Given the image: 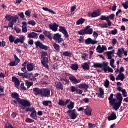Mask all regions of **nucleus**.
Returning a JSON list of instances; mask_svg holds the SVG:
<instances>
[{"label": "nucleus", "instance_id": "f257e3e1", "mask_svg": "<svg viewBox=\"0 0 128 128\" xmlns=\"http://www.w3.org/2000/svg\"><path fill=\"white\" fill-rule=\"evenodd\" d=\"M10 96L12 98L14 99V100H13L14 104H18V102L22 110H24L26 106H30V102L28 100H24L20 98L18 94L14 92L10 94Z\"/></svg>", "mask_w": 128, "mask_h": 128}, {"label": "nucleus", "instance_id": "f03ea898", "mask_svg": "<svg viewBox=\"0 0 128 128\" xmlns=\"http://www.w3.org/2000/svg\"><path fill=\"white\" fill-rule=\"evenodd\" d=\"M108 100H109L110 105L112 106L115 110H118L120 108L122 102L118 101V102H116V99L114 98L113 94H110Z\"/></svg>", "mask_w": 128, "mask_h": 128}, {"label": "nucleus", "instance_id": "7ed1b4c3", "mask_svg": "<svg viewBox=\"0 0 128 128\" xmlns=\"http://www.w3.org/2000/svg\"><path fill=\"white\" fill-rule=\"evenodd\" d=\"M18 76H22V78H28L30 80H33L34 82H35V80H36V78L34 77L32 72L28 74V73H22V72H18Z\"/></svg>", "mask_w": 128, "mask_h": 128}, {"label": "nucleus", "instance_id": "20e7f679", "mask_svg": "<svg viewBox=\"0 0 128 128\" xmlns=\"http://www.w3.org/2000/svg\"><path fill=\"white\" fill-rule=\"evenodd\" d=\"M70 82L73 84H80V82H82V78L78 79L76 76L73 75H70L68 78Z\"/></svg>", "mask_w": 128, "mask_h": 128}, {"label": "nucleus", "instance_id": "39448f33", "mask_svg": "<svg viewBox=\"0 0 128 128\" xmlns=\"http://www.w3.org/2000/svg\"><path fill=\"white\" fill-rule=\"evenodd\" d=\"M50 96V90L48 88H42L41 97L49 98Z\"/></svg>", "mask_w": 128, "mask_h": 128}, {"label": "nucleus", "instance_id": "423d86ee", "mask_svg": "<svg viewBox=\"0 0 128 128\" xmlns=\"http://www.w3.org/2000/svg\"><path fill=\"white\" fill-rule=\"evenodd\" d=\"M53 40H55L58 44H60L64 40V38H62V34L56 33L54 34Z\"/></svg>", "mask_w": 128, "mask_h": 128}, {"label": "nucleus", "instance_id": "0eeeda50", "mask_svg": "<svg viewBox=\"0 0 128 128\" xmlns=\"http://www.w3.org/2000/svg\"><path fill=\"white\" fill-rule=\"evenodd\" d=\"M108 62H103V66H104V72H114V70L112 68L109 66H108Z\"/></svg>", "mask_w": 128, "mask_h": 128}, {"label": "nucleus", "instance_id": "6e6552de", "mask_svg": "<svg viewBox=\"0 0 128 128\" xmlns=\"http://www.w3.org/2000/svg\"><path fill=\"white\" fill-rule=\"evenodd\" d=\"M114 54V50H113L112 51H108L107 52V56H108V60H110V66H112V64H114V59L112 58V54Z\"/></svg>", "mask_w": 128, "mask_h": 128}, {"label": "nucleus", "instance_id": "1a4fd4ad", "mask_svg": "<svg viewBox=\"0 0 128 128\" xmlns=\"http://www.w3.org/2000/svg\"><path fill=\"white\" fill-rule=\"evenodd\" d=\"M34 44L36 46V48H41L42 50H48V46L44 45V44H42V43L40 42V41L34 42Z\"/></svg>", "mask_w": 128, "mask_h": 128}, {"label": "nucleus", "instance_id": "9d476101", "mask_svg": "<svg viewBox=\"0 0 128 128\" xmlns=\"http://www.w3.org/2000/svg\"><path fill=\"white\" fill-rule=\"evenodd\" d=\"M100 16V10H98L92 13H88V16L89 17L91 16L92 18H96V16Z\"/></svg>", "mask_w": 128, "mask_h": 128}, {"label": "nucleus", "instance_id": "9b49d317", "mask_svg": "<svg viewBox=\"0 0 128 128\" xmlns=\"http://www.w3.org/2000/svg\"><path fill=\"white\" fill-rule=\"evenodd\" d=\"M96 50L98 52V54H102L104 52V50H106V46L104 45H98L96 48Z\"/></svg>", "mask_w": 128, "mask_h": 128}, {"label": "nucleus", "instance_id": "f8f14e48", "mask_svg": "<svg viewBox=\"0 0 128 128\" xmlns=\"http://www.w3.org/2000/svg\"><path fill=\"white\" fill-rule=\"evenodd\" d=\"M42 88H33V94H34L35 96H42Z\"/></svg>", "mask_w": 128, "mask_h": 128}, {"label": "nucleus", "instance_id": "ddd939ff", "mask_svg": "<svg viewBox=\"0 0 128 128\" xmlns=\"http://www.w3.org/2000/svg\"><path fill=\"white\" fill-rule=\"evenodd\" d=\"M70 99L66 100L65 102L62 100H59L58 104L61 106H66L68 104H70Z\"/></svg>", "mask_w": 128, "mask_h": 128}, {"label": "nucleus", "instance_id": "4468645a", "mask_svg": "<svg viewBox=\"0 0 128 128\" xmlns=\"http://www.w3.org/2000/svg\"><path fill=\"white\" fill-rule=\"evenodd\" d=\"M48 27L49 28L53 30V32H56V30H58V25L56 23L54 22L53 24H49Z\"/></svg>", "mask_w": 128, "mask_h": 128}, {"label": "nucleus", "instance_id": "2eb2a0df", "mask_svg": "<svg viewBox=\"0 0 128 128\" xmlns=\"http://www.w3.org/2000/svg\"><path fill=\"white\" fill-rule=\"evenodd\" d=\"M70 90L72 92H76V94H82V90L78 89V88L74 86H71Z\"/></svg>", "mask_w": 128, "mask_h": 128}, {"label": "nucleus", "instance_id": "dca6fc26", "mask_svg": "<svg viewBox=\"0 0 128 128\" xmlns=\"http://www.w3.org/2000/svg\"><path fill=\"white\" fill-rule=\"evenodd\" d=\"M12 82H14L15 88H20V80H18V78H16V77L14 76H12Z\"/></svg>", "mask_w": 128, "mask_h": 128}, {"label": "nucleus", "instance_id": "f3484780", "mask_svg": "<svg viewBox=\"0 0 128 128\" xmlns=\"http://www.w3.org/2000/svg\"><path fill=\"white\" fill-rule=\"evenodd\" d=\"M98 43V41L96 40H92V39L90 38H88L85 40L86 44H96Z\"/></svg>", "mask_w": 128, "mask_h": 128}, {"label": "nucleus", "instance_id": "a211bd4d", "mask_svg": "<svg viewBox=\"0 0 128 128\" xmlns=\"http://www.w3.org/2000/svg\"><path fill=\"white\" fill-rule=\"evenodd\" d=\"M15 18L16 20H18V16H12L10 14L6 15L5 16V18L7 22H10V20H14V18Z\"/></svg>", "mask_w": 128, "mask_h": 128}, {"label": "nucleus", "instance_id": "6ab92c4d", "mask_svg": "<svg viewBox=\"0 0 128 128\" xmlns=\"http://www.w3.org/2000/svg\"><path fill=\"white\" fill-rule=\"evenodd\" d=\"M22 32L26 33L28 32V24L26 22H22Z\"/></svg>", "mask_w": 128, "mask_h": 128}, {"label": "nucleus", "instance_id": "aec40b11", "mask_svg": "<svg viewBox=\"0 0 128 128\" xmlns=\"http://www.w3.org/2000/svg\"><path fill=\"white\" fill-rule=\"evenodd\" d=\"M86 34H92V28H90V26H88L85 28Z\"/></svg>", "mask_w": 128, "mask_h": 128}, {"label": "nucleus", "instance_id": "412c9836", "mask_svg": "<svg viewBox=\"0 0 128 128\" xmlns=\"http://www.w3.org/2000/svg\"><path fill=\"white\" fill-rule=\"evenodd\" d=\"M100 20H106V22H108L109 26H112V22H110V20H108V16H102Z\"/></svg>", "mask_w": 128, "mask_h": 128}, {"label": "nucleus", "instance_id": "4be33fe9", "mask_svg": "<svg viewBox=\"0 0 128 128\" xmlns=\"http://www.w3.org/2000/svg\"><path fill=\"white\" fill-rule=\"evenodd\" d=\"M55 86L57 90H64V85L60 82H55Z\"/></svg>", "mask_w": 128, "mask_h": 128}, {"label": "nucleus", "instance_id": "5701e85b", "mask_svg": "<svg viewBox=\"0 0 128 128\" xmlns=\"http://www.w3.org/2000/svg\"><path fill=\"white\" fill-rule=\"evenodd\" d=\"M78 87L79 88H80L81 90H86L88 88V84L86 83L80 84L78 86Z\"/></svg>", "mask_w": 128, "mask_h": 128}, {"label": "nucleus", "instance_id": "b1692460", "mask_svg": "<svg viewBox=\"0 0 128 128\" xmlns=\"http://www.w3.org/2000/svg\"><path fill=\"white\" fill-rule=\"evenodd\" d=\"M85 114L86 116H92V108L88 106H86V108H85Z\"/></svg>", "mask_w": 128, "mask_h": 128}, {"label": "nucleus", "instance_id": "393cba45", "mask_svg": "<svg viewBox=\"0 0 128 128\" xmlns=\"http://www.w3.org/2000/svg\"><path fill=\"white\" fill-rule=\"evenodd\" d=\"M108 120H116V115L114 112H112V114H110V116H108Z\"/></svg>", "mask_w": 128, "mask_h": 128}, {"label": "nucleus", "instance_id": "a878e982", "mask_svg": "<svg viewBox=\"0 0 128 128\" xmlns=\"http://www.w3.org/2000/svg\"><path fill=\"white\" fill-rule=\"evenodd\" d=\"M124 73L119 74L117 77L116 78V80H124Z\"/></svg>", "mask_w": 128, "mask_h": 128}, {"label": "nucleus", "instance_id": "bb28decb", "mask_svg": "<svg viewBox=\"0 0 128 128\" xmlns=\"http://www.w3.org/2000/svg\"><path fill=\"white\" fill-rule=\"evenodd\" d=\"M42 104L44 106H48L52 108V101L50 100H44L42 102Z\"/></svg>", "mask_w": 128, "mask_h": 128}, {"label": "nucleus", "instance_id": "cd10ccee", "mask_svg": "<svg viewBox=\"0 0 128 128\" xmlns=\"http://www.w3.org/2000/svg\"><path fill=\"white\" fill-rule=\"evenodd\" d=\"M18 21V20H16V18H13V20H12L11 21L9 22L8 24V26L9 28H12L14 26V24L16 22Z\"/></svg>", "mask_w": 128, "mask_h": 128}, {"label": "nucleus", "instance_id": "c85d7f7f", "mask_svg": "<svg viewBox=\"0 0 128 128\" xmlns=\"http://www.w3.org/2000/svg\"><path fill=\"white\" fill-rule=\"evenodd\" d=\"M70 104H68L67 106V108L68 110H72L74 108V102H72L70 100L69 102Z\"/></svg>", "mask_w": 128, "mask_h": 128}, {"label": "nucleus", "instance_id": "c756f323", "mask_svg": "<svg viewBox=\"0 0 128 128\" xmlns=\"http://www.w3.org/2000/svg\"><path fill=\"white\" fill-rule=\"evenodd\" d=\"M27 70L28 72L34 70V64L30 63L27 64Z\"/></svg>", "mask_w": 128, "mask_h": 128}, {"label": "nucleus", "instance_id": "7c9ffc66", "mask_svg": "<svg viewBox=\"0 0 128 128\" xmlns=\"http://www.w3.org/2000/svg\"><path fill=\"white\" fill-rule=\"evenodd\" d=\"M30 106H30H26V107H25L24 110H26V112H36V109L34 108H30L28 107Z\"/></svg>", "mask_w": 128, "mask_h": 128}, {"label": "nucleus", "instance_id": "2f4dec72", "mask_svg": "<svg viewBox=\"0 0 128 128\" xmlns=\"http://www.w3.org/2000/svg\"><path fill=\"white\" fill-rule=\"evenodd\" d=\"M52 46L56 52H60V45L56 43H52Z\"/></svg>", "mask_w": 128, "mask_h": 128}, {"label": "nucleus", "instance_id": "473e14b6", "mask_svg": "<svg viewBox=\"0 0 128 128\" xmlns=\"http://www.w3.org/2000/svg\"><path fill=\"white\" fill-rule=\"evenodd\" d=\"M30 116L33 118V120H36V118H38V116H36V111L32 112L30 114Z\"/></svg>", "mask_w": 128, "mask_h": 128}, {"label": "nucleus", "instance_id": "72a5a7b5", "mask_svg": "<svg viewBox=\"0 0 128 128\" xmlns=\"http://www.w3.org/2000/svg\"><path fill=\"white\" fill-rule=\"evenodd\" d=\"M28 38H38V34L34 32H30L28 35Z\"/></svg>", "mask_w": 128, "mask_h": 128}, {"label": "nucleus", "instance_id": "f704fd0d", "mask_svg": "<svg viewBox=\"0 0 128 128\" xmlns=\"http://www.w3.org/2000/svg\"><path fill=\"white\" fill-rule=\"evenodd\" d=\"M82 68L83 70H90V65H88V64L86 62H85L82 64Z\"/></svg>", "mask_w": 128, "mask_h": 128}, {"label": "nucleus", "instance_id": "c9c22d12", "mask_svg": "<svg viewBox=\"0 0 128 128\" xmlns=\"http://www.w3.org/2000/svg\"><path fill=\"white\" fill-rule=\"evenodd\" d=\"M94 68H103L104 70V62L102 63H94Z\"/></svg>", "mask_w": 128, "mask_h": 128}, {"label": "nucleus", "instance_id": "e433bc0d", "mask_svg": "<svg viewBox=\"0 0 128 128\" xmlns=\"http://www.w3.org/2000/svg\"><path fill=\"white\" fill-rule=\"evenodd\" d=\"M43 34L46 36H48V38H52V34L50 32L44 30L43 32Z\"/></svg>", "mask_w": 128, "mask_h": 128}, {"label": "nucleus", "instance_id": "4c0bfd02", "mask_svg": "<svg viewBox=\"0 0 128 128\" xmlns=\"http://www.w3.org/2000/svg\"><path fill=\"white\" fill-rule=\"evenodd\" d=\"M69 114V116L70 117L72 120H76V118L78 117V115L74 112H70Z\"/></svg>", "mask_w": 128, "mask_h": 128}, {"label": "nucleus", "instance_id": "58836bf2", "mask_svg": "<svg viewBox=\"0 0 128 128\" xmlns=\"http://www.w3.org/2000/svg\"><path fill=\"white\" fill-rule=\"evenodd\" d=\"M42 8L44 10H45L46 12H51V14H56V12L53 11L52 10L50 9H48V8L43 7Z\"/></svg>", "mask_w": 128, "mask_h": 128}, {"label": "nucleus", "instance_id": "ea45409f", "mask_svg": "<svg viewBox=\"0 0 128 128\" xmlns=\"http://www.w3.org/2000/svg\"><path fill=\"white\" fill-rule=\"evenodd\" d=\"M70 68L72 70H78V64H72L70 66Z\"/></svg>", "mask_w": 128, "mask_h": 128}, {"label": "nucleus", "instance_id": "a19ab883", "mask_svg": "<svg viewBox=\"0 0 128 128\" xmlns=\"http://www.w3.org/2000/svg\"><path fill=\"white\" fill-rule=\"evenodd\" d=\"M116 98L117 100H118V102H122V94L118 93L116 94Z\"/></svg>", "mask_w": 128, "mask_h": 128}, {"label": "nucleus", "instance_id": "79ce46f5", "mask_svg": "<svg viewBox=\"0 0 128 128\" xmlns=\"http://www.w3.org/2000/svg\"><path fill=\"white\" fill-rule=\"evenodd\" d=\"M86 21V19H84L82 18H80V19L78 20L76 22V24H82L84 22Z\"/></svg>", "mask_w": 128, "mask_h": 128}, {"label": "nucleus", "instance_id": "37998d69", "mask_svg": "<svg viewBox=\"0 0 128 128\" xmlns=\"http://www.w3.org/2000/svg\"><path fill=\"white\" fill-rule=\"evenodd\" d=\"M18 40H19V42H20V44H24V40H26V38H24V36L22 35L18 38Z\"/></svg>", "mask_w": 128, "mask_h": 128}, {"label": "nucleus", "instance_id": "c03bdc74", "mask_svg": "<svg viewBox=\"0 0 128 128\" xmlns=\"http://www.w3.org/2000/svg\"><path fill=\"white\" fill-rule=\"evenodd\" d=\"M72 52H68V51H66L65 52H63V56H69L70 57L72 56Z\"/></svg>", "mask_w": 128, "mask_h": 128}, {"label": "nucleus", "instance_id": "a18cd8bd", "mask_svg": "<svg viewBox=\"0 0 128 128\" xmlns=\"http://www.w3.org/2000/svg\"><path fill=\"white\" fill-rule=\"evenodd\" d=\"M98 26H100V28H106L108 26H110V25H108V24H106V23L102 24H98Z\"/></svg>", "mask_w": 128, "mask_h": 128}, {"label": "nucleus", "instance_id": "49530a36", "mask_svg": "<svg viewBox=\"0 0 128 128\" xmlns=\"http://www.w3.org/2000/svg\"><path fill=\"white\" fill-rule=\"evenodd\" d=\"M8 38L10 42H14V40H16V37L13 36L12 35H10Z\"/></svg>", "mask_w": 128, "mask_h": 128}, {"label": "nucleus", "instance_id": "de8ad7c7", "mask_svg": "<svg viewBox=\"0 0 128 128\" xmlns=\"http://www.w3.org/2000/svg\"><path fill=\"white\" fill-rule=\"evenodd\" d=\"M47 62L46 61H44L43 60H41V63L42 64V66L46 68H48V65Z\"/></svg>", "mask_w": 128, "mask_h": 128}, {"label": "nucleus", "instance_id": "09e8293b", "mask_svg": "<svg viewBox=\"0 0 128 128\" xmlns=\"http://www.w3.org/2000/svg\"><path fill=\"white\" fill-rule=\"evenodd\" d=\"M99 92L100 94V98H102V96H104V89H102V88H100Z\"/></svg>", "mask_w": 128, "mask_h": 128}, {"label": "nucleus", "instance_id": "8fccbe9b", "mask_svg": "<svg viewBox=\"0 0 128 128\" xmlns=\"http://www.w3.org/2000/svg\"><path fill=\"white\" fill-rule=\"evenodd\" d=\"M78 34H80L82 36H84V34H86V30L85 29H82L78 32Z\"/></svg>", "mask_w": 128, "mask_h": 128}, {"label": "nucleus", "instance_id": "3c124183", "mask_svg": "<svg viewBox=\"0 0 128 128\" xmlns=\"http://www.w3.org/2000/svg\"><path fill=\"white\" fill-rule=\"evenodd\" d=\"M66 30V27L60 26L59 32H60L64 34Z\"/></svg>", "mask_w": 128, "mask_h": 128}, {"label": "nucleus", "instance_id": "603ef678", "mask_svg": "<svg viewBox=\"0 0 128 128\" xmlns=\"http://www.w3.org/2000/svg\"><path fill=\"white\" fill-rule=\"evenodd\" d=\"M14 62H16V64H18V62H20V58H18V56H16V54L14 55Z\"/></svg>", "mask_w": 128, "mask_h": 128}, {"label": "nucleus", "instance_id": "864d4df0", "mask_svg": "<svg viewBox=\"0 0 128 128\" xmlns=\"http://www.w3.org/2000/svg\"><path fill=\"white\" fill-rule=\"evenodd\" d=\"M32 84H34L33 82H26V85L27 86V88H30V86H32Z\"/></svg>", "mask_w": 128, "mask_h": 128}, {"label": "nucleus", "instance_id": "5fc2aeb1", "mask_svg": "<svg viewBox=\"0 0 128 128\" xmlns=\"http://www.w3.org/2000/svg\"><path fill=\"white\" fill-rule=\"evenodd\" d=\"M41 54H42L41 58H46V56H48V52H47L42 51Z\"/></svg>", "mask_w": 128, "mask_h": 128}, {"label": "nucleus", "instance_id": "6e6d98bb", "mask_svg": "<svg viewBox=\"0 0 128 128\" xmlns=\"http://www.w3.org/2000/svg\"><path fill=\"white\" fill-rule=\"evenodd\" d=\"M122 6L123 8H125V10H128V2H125L124 3H122Z\"/></svg>", "mask_w": 128, "mask_h": 128}, {"label": "nucleus", "instance_id": "4d7b16f0", "mask_svg": "<svg viewBox=\"0 0 128 128\" xmlns=\"http://www.w3.org/2000/svg\"><path fill=\"white\" fill-rule=\"evenodd\" d=\"M122 48L118 49V52H117V54L119 58H122Z\"/></svg>", "mask_w": 128, "mask_h": 128}, {"label": "nucleus", "instance_id": "13d9d810", "mask_svg": "<svg viewBox=\"0 0 128 128\" xmlns=\"http://www.w3.org/2000/svg\"><path fill=\"white\" fill-rule=\"evenodd\" d=\"M122 92L124 98H126V96H128V93H126V91L124 89H123L122 90Z\"/></svg>", "mask_w": 128, "mask_h": 128}, {"label": "nucleus", "instance_id": "bf43d9fd", "mask_svg": "<svg viewBox=\"0 0 128 128\" xmlns=\"http://www.w3.org/2000/svg\"><path fill=\"white\" fill-rule=\"evenodd\" d=\"M28 24H30L31 26H36V22L34 20H30L28 22Z\"/></svg>", "mask_w": 128, "mask_h": 128}, {"label": "nucleus", "instance_id": "052dcab7", "mask_svg": "<svg viewBox=\"0 0 128 128\" xmlns=\"http://www.w3.org/2000/svg\"><path fill=\"white\" fill-rule=\"evenodd\" d=\"M105 88H108V86H110V81H108V79H106V82L104 83V84Z\"/></svg>", "mask_w": 128, "mask_h": 128}, {"label": "nucleus", "instance_id": "680f3d73", "mask_svg": "<svg viewBox=\"0 0 128 128\" xmlns=\"http://www.w3.org/2000/svg\"><path fill=\"white\" fill-rule=\"evenodd\" d=\"M108 20H114V14H112L108 16Z\"/></svg>", "mask_w": 128, "mask_h": 128}, {"label": "nucleus", "instance_id": "e2e57ef3", "mask_svg": "<svg viewBox=\"0 0 128 128\" xmlns=\"http://www.w3.org/2000/svg\"><path fill=\"white\" fill-rule=\"evenodd\" d=\"M25 14L27 16L30 18V10H26L25 12Z\"/></svg>", "mask_w": 128, "mask_h": 128}, {"label": "nucleus", "instance_id": "0e129e2a", "mask_svg": "<svg viewBox=\"0 0 128 128\" xmlns=\"http://www.w3.org/2000/svg\"><path fill=\"white\" fill-rule=\"evenodd\" d=\"M14 30H16V32L17 34H20V32L22 31V29L20 28H16V27H14Z\"/></svg>", "mask_w": 128, "mask_h": 128}, {"label": "nucleus", "instance_id": "69168bd1", "mask_svg": "<svg viewBox=\"0 0 128 128\" xmlns=\"http://www.w3.org/2000/svg\"><path fill=\"white\" fill-rule=\"evenodd\" d=\"M10 66H18V63H16V62H11L10 63Z\"/></svg>", "mask_w": 128, "mask_h": 128}, {"label": "nucleus", "instance_id": "338daca9", "mask_svg": "<svg viewBox=\"0 0 128 128\" xmlns=\"http://www.w3.org/2000/svg\"><path fill=\"white\" fill-rule=\"evenodd\" d=\"M53 68L54 70H58L60 68V65H58V64H54L53 66Z\"/></svg>", "mask_w": 128, "mask_h": 128}, {"label": "nucleus", "instance_id": "774afa93", "mask_svg": "<svg viewBox=\"0 0 128 128\" xmlns=\"http://www.w3.org/2000/svg\"><path fill=\"white\" fill-rule=\"evenodd\" d=\"M6 128H14V127L12 126V125L10 124H6Z\"/></svg>", "mask_w": 128, "mask_h": 128}]
</instances>
